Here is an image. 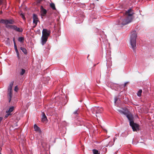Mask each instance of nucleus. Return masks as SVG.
<instances>
[{
	"mask_svg": "<svg viewBox=\"0 0 154 154\" xmlns=\"http://www.w3.org/2000/svg\"><path fill=\"white\" fill-rule=\"evenodd\" d=\"M121 14H122V15H121L120 18L117 20L116 22V25L119 27H122L131 22L134 13L133 10L131 8H130L127 11H123Z\"/></svg>",
	"mask_w": 154,
	"mask_h": 154,
	"instance_id": "f257e3e1",
	"label": "nucleus"
},
{
	"mask_svg": "<svg viewBox=\"0 0 154 154\" xmlns=\"http://www.w3.org/2000/svg\"><path fill=\"white\" fill-rule=\"evenodd\" d=\"M137 36V34L135 31H133L131 32L130 39V44L131 47L133 49L134 52H136V49L137 48L136 39Z\"/></svg>",
	"mask_w": 154,
	"mask_h": 154,
	"instance_id": "f03ea898",
	"label": "nucleus"
},
{
	"mask_svg": "<svg viewBox=\"0 0 154 154\" xmlns=\"http://www.w3.org/2000/svg\"><path fill=\"white\" fill-rule=\"evenodd\" d=\"M126 116L129 121L130 125L131 127L134 131H136L138 128L137 124L134 123L132 116L130 113H127Z\"/></svg>",
	"mask_w": 154,
	"mask_h": 154,
	"instance_id": "7ed1b4c3",
	"label": "nucleus"
},
{
	"mask_svg": "<svg viewBox=\"0 0 154 154\" xmlns=\"http://www.w3.org/2000/svg\"><path fill=\"white\" fill-rule=\"evenodd\" d=\"M91 110L92 113L93 114H95L96 116L97 117L98 116H98V114L102 113L103 109L101 108L94 107V108L92 109Z\"/></svg>",
	"mask_w": 154,
	"mask_h": 154,
	"instance_id": "20e7f679",
	"label": "nucleus"
},
{
	"mask_svg": "<svg viewBox=\"0 0 154 154\" xmlns=\"http://www.w3.org/2000/svg\"><path fill=\"white\" fill-rule=\"evenodd\" d=\"M38 19L37 15L35 14H33V23L35 25L34 27H35L37 25L38 22Z\"/></svg>",
	"mask_w": 154,
	"mask_h": 154,
	"instance_id": "39448f33",
	"label": "nucleus"
},
{
	"mask_svg": "<svg viewBox=\"0 0 154 154\" xmlns=\"http://www.w3.org/2000/svg\"><path fill=\"white\" fill-rule=\"evenodd\" d=\"M50 31L46 29H43L42 30V35L48 37L49 36Z\"/></svg>",
	"mask_w": 154,
	"mask_h": 154,
	"instance_id": "423d86ee",
	"label": "nucleus"
},
{
	"mask_svg": "<svg viewBox=\"0 0 154 154\" xmlns=\"http://www.w3.org/2000/svg\"><path fill=\"white\" fill-rule=\"evenodd\" d=\"M10 26L11 27V29H13L16 31L21 32H23V30L22 28L17 27L15 25H12Z\"/></svg>",
	"mask_w": 154,
	"mask_h": 154,
	"instance_id": "0eeeda50",
	"label": "nucleus"
},
{
	"mask_svg": "<svg viewBox=\"0 0 154 154\" xmlns=\"http://www.w3.org/2000/svg\"><path fill=\"white\" fill-rule=\"evenodd\" d=\"M14 23V21L13 20L11 19L10 20H6V28H11V27L10 26L11 25H8V24H13Z\"/></svg>",
	"mask_w": 154,
	"mask_h": 154,
	"instance_id": "6e6552de",
	"label": "nucleus"
},
{
	"mask_svg": "<svg viewBox=\"0 0 154 154\" xmlns=\"http://www.w3.org/2000/svg\"><path fill=\"white\" fill-rule=\"evenodd\" d=\"M40 12L42 16H45L47 13V10L44 9L42 6H41L40 7Z\"/></svg>",
	"mask_w": 154,
	"mask_h": 154,
	"instance_id": "1a4fd4ad",
	"label": "nucleus"
},
{
	"mask_svg": "<svg viewBox=\"0 0 154 154\" xmlns=\"http://www.w3.org/2000/svg\"><path fill=\"white\" fill-rule=\"evenodd\" d=\"M48 37L42 35L41 38V43L43 45L46 42Z\"/></svg>",
	"mask_w": 154,
	"mask_h": 154,
	"instance_id": "9d476101",
	"label": "nucleus"
},
{
	"mask_svg": "<svg viewBox=\"0 0 154 154\" xmlns=\"http://www.w3.org/2000/svg\"><path fill=\"white\" fill-rule=\"evenodd\" d=\"M7 96L9 99V102H10L12 97V91H8Z\"/></svg>",
	"mask_w": 154,
	"mask_h": 154,
	"instance_id": "9b49d317",
	"label": "nucleus"
},
{
	"mask_svg": "<svg viewBox=\"0 0 154 154\" xmlns=\"http://www.w3.org/2000/svg\"><path fill=\"white\" fill-rule=\"evenodd\" d=\"M42 121L43 122H46L47 120V117L44 112L42 113V116L41 118Z\"/></svg>",
	"mask_w": 154,
	"mask_h": 154,
	"instance_id": "f8f14e48",
	"label": "nucleus"
},
{
	"mask_svg": "<svg viewBox=\"0 0 154 154\" xmlns=\"http://www.w3.org/2000/svg\"><path fill=\"white\" fill-rule=\"evenodd\" d=\"M14 83V82L13 81H12L10 82L8 88V91H12V88Z\"/></svg>",
	"mask_w": 154,
	"mask_h": 154,
	"instance_id": "ddd939ff",
	"label": "nucleus"
},
{
	"mask_svg": "<svg viewBox=\"0 0 154 154\" xmlns=\"http://www.w3.org/2000/svg\"><path fill=\"white\" fill-rule=\"evenodd\" d=\"M13 41L14 43V48L16 52H18V51L17 49V46H16V45L15 41L14 38H13Z\"/></svg>",
	"mask_w": 154,
	"mask_h": 154,
	"instance_id": "4468645a",
	"label": "nucleus"
},
{
	"mask_svg": "<svg viewBox=\"0 0 154 154\" xmlns=\"http://www.w3.org/2000/svg\"><path fill=\"white\" fill-rule=\"evenodd\" d=\"M14 106H11L9 108L8 110L6 111V112H9L11 113V112L13 111L14 109Z\"/></svg>",
	"mask_w": 154,
	"mask_h": 154,
	"instance_id": "2eb2a0df",
	"label": "nucleus"
},
{
	"mask_svg": "<svg viewBox=\"0 0 154 154\" xmlns=\"http://www.w3.org/2000/svg\"><path fill=\"white\" fill-rule=\"evenodd\" d=\"M21 50L25 54H27V51L23 47H21L20 48Z\"/></svg>",
	"mask_w": 154,
	"mask_h": 154,
	"instance_id": "dca6fc26",
	"label": "nucleus"
},
{
	"mask_svg": "<svg viewBox=\"0 0 154 154\" xmlns=\"http://www.w3.org/2000/svg\"><path fill=\"white\" fill-rule=\"evenodd\" d=\"M50 7L53 9V10H56V8L55 7V5L53 3H51L50 4Z\"/></svg>",
	"mask_w": 154,
	"mask_h": 154,
	"instance_id": "f3484780",
	"label": "nucleus"
},
{
	"mask_svg": "<svg viewBox=\"0 0 154 154\" xmlns=\"http://www.w3.org/2000/svg\"><path fill=\"white\" fill-rule=\"evenodd\" d=\"M79 109L75 110L73 112V114L77 116L79 114Z\"/></svg>",
	"mask_w": 154,
	"mask_h": 154,
	"instance_id": "a211bd4d",
	"label": "nucleus"
},
{
	"mask_svg": "<svg viewBox=\"0 0 154 154\" xmlns=\"http://www.w3.org/2000/svg\"><path fill=\"white\" fill-rule=\"evenodd\" d=\"M34 129L36 131H39L40 130L39 128L36 124H35L34 125Z\"/></svg>",
	"mask_w": 154,
	"mask_h": 154,
	"instance_id": "6ab92c4d",
	"label": "nucleus"
},
{
	"mask_svg": "<svg viewBox=\"0 0 154 154\" xmlns=\"http://www.w3.org/2000/svg\"><path fill=\"white\" fill-rule=\"evenodd\" d=\"M24 38L22 37H20L18 38V40L19 42H23L24 41Z\"/></svg>",
	"mask_w": 154,
	"mask_h": 154,
	"instance_id": "aec40b11",
	"label": "nucleus"
},
{
	"mask_svg": "<svg viewBox=\"0 0 154 154\" xmlns=\"http://www.w3.org/2000/svg\"><path fill=\"white\" fill-rule=\"evenodd\" d=\"M142 90L141 89H140L137 93V95L138 97H140L141 96V93H142Z\"/></svg>",
	"mask_w": 154,
	"mask_h": 154,
	"instance_id": "412c9836",
	"label": "nucleus"
},
{
	"mask_svg": "<svg viewBox=\"0 0 154 154\" xmlns=\"http://www.w3.org/2000/svg\"><path fill=\"white\" fill-rule=\"evenodd\" d=\"M6 20L2 19L0 20V23L6 24Z\"/></svg>",
	"mask_w": 154,
	"mask_h": 154,
	"instance_id": "4be33fe9",
	"label": "nucleus"
},
{
	"mask_svg": "<svg viewBox=\"0 0 154 154\" xmlns=\"http://www.w3.org/2000/svg\"><path fill=\"white\" fill-rule=\"evenodd\" d=\"M92 151L94 154H100V153L98 152V151L96 149H93Z\"/></svg>",
	"mask_w": 154,
	"mask_h": 154,
	"instance_id": "5701e85b",
	"label": "nucleus"
},
{
	"mask_svg": "<svg viewBox=\"0 0 154 154\" xmlns=\"http://www.w3.org/2000/svg\"><path fill=\"white\" fill-rule=\"evenodd\" d=\"M25 70L24 69H21V71L20 72V75H23L25 73Z\"/></svg>",
	"mask_w": 154,
	"mask_h": 154,
	"instance_id": "b1692460",
	"label": "nucleus"
},
{
	"mask_svg": "<svg viewBox=\"0 0 154 154\" xmlns=\"http://www.w3.org/2000/svg\"><path fill=\"white\" fill-rule=\"evenodd\" d=\"M20 15L24 20H26V18L24 16V15L23 14L21 13L20 14Z\"/></svg>",
	"mask_w": 154,
	"mask_h": 154,
	"instance_id": "393cba45",
	"label": "nucleus"
},
{
	"mask_svg": "<svg viewBox=\"0 0 154 154\" xmlns=\"http://www.w3.org/2000/svg\"><path fill=\"white\" fill-rule=\"evenodd\" d=\"M7 114L5 115V117L6 118H7L9 116L11 115V114L9 112H7Z\"/></svg>",
	"mask_w": 154,
	"mask_h": 154,
	"instance_id": "a878e982",
	"label": "nucleus"
},
{
	"mask_svg": "<svg viewBox=\"0 0 154 154\" xmlns=\"http://www.w3.org/2000/svg\"><path fill=\"white\" fill-rule=\"evenodd\" d=\"M18 90V88L17 86H15L14 89V90L15 91H17Z\"/></svg>",
	"mask_w": 154,
	"mask_h": 154,
	"instance_id": "bb28decb",
	"label": "nucleus"
},
{
	"mask_svg": "<svg viewBox=\"0 0 154 154\" xmlns=\"http://www.w3.org/2000/svg\"><path fill=\"white\" fill-rule=\"evenodd\" d=\"M17 54V57L18 59H20V57H19V52H16Z\"/></svg>",
	"mask_w": 154,
	"mask_h": 154,
	"instance_id": "cd10ccee",
	"label": "nucleus"
},
{
	"mask_svg": "<svg viewBox=\"0 0 154 154\" xmlns=\"http://www.w3.org/2000/svg\"><path fill=\"white\" fill-rule=\"evenodd\" d=\"M118 100V98L117 97H116L115 98V99H114V103H116V102H117V101Z\"/></svg>",
	"mask_w": 154,
	"mask_h": 154,
	"instance_id": "c85d7f7f",
	"label": "nucleus"
},
{
	"mask_svg": "<svg viewBox=\"0 0 154 154\" xmlns=\"http://www.w3.org/2000/svg\"><path fill=\"white\" fill-rule=\"evenodd\" d=\"M38 4L40 3L42 0H36Z\"/></svg>",
	"mask_w": 154,
	"mask_h": 154,
	"instance_id": "c756f323",
	"label": "nucleus"
},
{
	"mask_svg": "<svg viewBox=\"0 0 154 154\" xmlns=\"http://www.w3.org/2000/svg\"><path fill=\"white\" fill-rule=\"evenodd\" d=\"M3 3V1L2 0H0V5Z\"/></svg>",
	"mask_w": 154,
	"mask_h": 154,
	"instance_id": "7c9ffc66",
	"label": "nucleus"
},
{
	"mask_svg": "<svg viewBox=\"0 0 154 154\" xmlns=\"http://www.w3.org/2000/svg\"><path fill=\"white\" fill-rule=\"evenodd\" d=\"M128 82H126L124 84V85H125V86L126 85V84Z\"/></svg>",
	"mask_w": 154,
	"mask_h": 154,
	"instance_id": "2f4dec72",
	"label": "nucleus"
},
{
	"mask_svg": "<svg viewBox=\"0 0 154 154\" xmlns=\"http://www.w3.org/2000/svg\"><path fill=\"white\" fill-rule=\"evenodd\" d=\"M118 111H119V112H122V111L121 110H118Z\"/></svg>",
	"mask_w": 154,
	"mask_h": 154,
	"instance_id": "473e14b6",
	"label": "nucleus"
},
{
	"mask_svg": "<svg viewBox=\"0 0 154 154\" xmlns=\"http://www.w3.org/2000/svg\"><path fill=\"white\" fill-rule=\"evenodd\" d=\"M0 154H2L1 153H0Z\"/></svg>",
	"mask_w": 154,
	"mask_h": 154,
	"instance_id": "72a5a7b5",
	"label": "nucleus"
}]
</instances>
